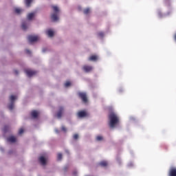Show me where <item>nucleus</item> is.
<instances>
[{
  "label": "nucleus",
  "instance_id": "obj_1",
  "mask_svg": "<svg viewBox=\"0 0 176 176\" xmlns=\"http://www.w3.org/2000/svg\"><path fill=\"white\" fill-rule=\"evenodd\" d=\"M109 119L110 120L109 126L111 127V129H113V127H115V126L119 123V117L113 112L109 113Z\"/></svg>",
  "mask_w": 176,
  "mask_h": 176
},
{
  "label": "nucleus",
  "instance_id": "obj_2",
  "mask_svg": "<svg viewBox=\"0 0 176 176\" xmlns=\"http://www.w3.org/2000/svg\"><path fill=\"white\" fill-rule=\"evenodd\" d=\"M52 8L54 13L51 15V19L52 21H57L58 20V12H60V10L57 6H52Z\"/></svg>",
  "mask_w": 176,
  "mask_h": 176
},
{
  "label": "nucleus",
  "instance_id": "obj_3",
  "mask_svg": "<svg viewBox=\"0 0 176 176\" xmlns=\"http://www.w3.org/2000/svg\"><path fill=\"white\" fill-rule=\"evenodd\" d=\"M78 96L79 98L84 102V104H87L88 100H87V94L85 92H78Z\"/></svg>",
  "mask_w": 176,
  "mask_h": 176
},
{
  "label": "nucleus",
  "instance_id": "obj_4",
  "mask_svg": "<svg viewBox=\"0 0 176 176\" xmlns=\"http://www.w3.org/2000/svg\"><path fill=\"white\" fill-rule=\"evenodd\" d=\"M16 96L13 95L10 97V104L8 105V109H10V111L13 110V108H14V100H16Z\"/></svg>",
  "mask_w": 176,
  "mask_h": 176
},
{
  "label": "nucleus",
  "instance_id": "obj_5",
  "mask_svg": "<svg viewBox=\"0 0 176 176\" xmlns=\"http://www.w3.org/2000/svg\"><path fill=\"white\" fill-rule=\"evenodd\" d=\"M28 39L30 43H32L34 42H36L37 41H39V36L30 35L28 36Z\"/></svg>",
  "mask_w": 176,
  "mask_h": 176
},
{
  "label": "nucleus",
  "instance_id": "obj_6",
  "mask_svg": "<svg viewBox=\"0 0 176 176\" xmlns=\"http://www.w3.org/2000/svg\"><path fill=\"white\" fill-rule=\"evenodd\" d=\"M77 116L79 118H86L87 116H89V113H87V111L85 110L80 111L77 113Z\"/></svg>",
  "mask_w": 176,
  "mask_h": 176
},
{
  "label": "nucleus",
  "instance_id": "obj_7",
  "mask_svg": "<svg viewBox=\"0 0 176 176\" xmlns=\"http://www.w3.org/2000/svg\"><path fill=\"white\" fill-rule=\"evenodd\" d=\"M63 114H64V107H60L56 113V116L58 119H61V118H63Z\"/></svg>",
  "mask_w": 176,
  "mask_h": 176
},
{
  "label": "nucleus",
  "instance_id": "obj_8",
  "mask_svg": "<svg viewBox=\"0 0 176 176\" xmlns=\"http://www.w3.org/2000/svg\"><path fill=\"white\" fill-rule=\"evenodd\" d=\"M25 72L29 78H31V76H34V75H36V71L31 70V69H26L25 70Z\"/></svg>",
  "mask_w": 176,
  "mask_h": 176
},
{
  "label": "nucleus",
  "instance_id": "obj_9",
  "mask_svg": "<svg viewBox=\"0 0 176 176\" xmlns=\"http://www.w3.org/2000/svg\"><path fill=\"white\" fill-rule=\"evenodd\" d=\"M82 69L83 71H85V72H91V71H93V67L89 65H84L82 67Z\"/></svg>",
  "mask_w": 176,
  "mask_h": 176
},
{
  "label": "nucleus",
  "instance_id": "obj_10",
  "mask_svg": "<svg viewBox=\"0 0 176 176\" xmlns=\"http://www.w3.org/2000/svg\"><path fill=\"white\" fill-rule=\"evenodd\" d=\"M168 176H176V168H171L169 170Z\"/></svg>",
  "mask_w": 176,
  "mask_h": 176
},
{
  "label": "nucleus",
  "instance_id": "obj_11",
  "mask_svg": "<svg viewBox=\"0 0 176 176\" xmlns=\"http://www.w3.org/2000/svg\"><path fill=\"white\" fill-rule=\"evenodd\" d=\"M38 161L41 163V164H42V166H45V164H46V158H45V157L41 156L38 158Z\"/></svg>",
  "mask_w": 176,
  "mask_h": 176
},
{
  "label": "nucleus",
  "instance_id": "obj_12",
  "mask_svg": "<svg viewBox=\"0 0 176 176\" xmlns=\"http://www.w3.org/2000/svg\"><path fill=\"white\" fill-rule=\"evenodd\" d=\"M7 140L8 142L14 143L17 141V139H16V137L14 136H10L9 138H7Z\"/></svg>",
  "mask_w": 176,
  "mask_h": 176
},
{
  "label": "nucleus",
  "instance_id": "obj_13",
  "mask_svg": "<svg viewBox=\"0 0 176 176\" xmlns=\"http://www.w3.org/2000/svg\"><path fill=\"white\" fill-rule=\"evenodd\" d=\"M35 14H36V12H31L28 14V20H32L34 17H35Z\"/></svg>",
  "mask_w": 176,
  "mask_h": 176
},
{
  "label": "nucleus",
  "instance_id": "obj_14",
  "mask_svg": "<svg viewBox=\"0 0 176 176\" xmlns=\"http://www.w3.org/2000/svg\"><path fill=\"white\" fill-rule=\"evenodd\" d=\"M97 60H98L97 55H92L89 58V61H97Z\"/></svg>",
  "mask_w": 176,
  "mask_h": 176
},
{
  "label": "nucleus",
  "instance_id": "obj_15",
  "mask_svg": "<svg viewBox=\"0 0 176 176\" xmlns=\"http://www.w3.org/2000/svg\"><path fill=\"white\" fill-rule=\"evenodd\" d=\"M46 34H47V35H48L50 36V38L54 36V32H53V30H48L46 32Z\"/></svg>",
  "mask_w": 176,
  "mask_h": 176
},
{
  "label": "nucleus",
  "instance_id": "obj_16",
  "mask_svg": "<svg viewBox=\"0 0 176 176\" xmlns=\"http://www.w3.org/2000/svg\"><path fill=\"white\" fill-rule=\"evenodd\" d=\"M32 117L34 118V119H36L38 118V111H33L31 113Z\"/></svg>",
  "mask_w": 176,
  "mask_h": 176
},
{
  "label": "nucleus",
  "instance_id": "obj_17",
  "mask_svg": "<svg viewBox=\"0 0 176 176\" xmlns=\"http://www.w3.org/2000/svg\"><path fill=\"white\" fill-rule=\"evenodd\" d=\"M100 166H101L102 167H107L108 166V162L103 161L100 162Z\"/></svg>",
  "mask_w": 176,
  "mask_h": 176
},
{
  "label": "nucleus",
  "instance_id": "obj_18",
  "mask_svg": "<svg viewBox=\"0 0 176 176\" xmlns=\"http://www.w3.org/2000/svg\"><path fill=\"white\" fill-rule=\"evenodd\" d=\"M21 28H22V30H23L24 31H25V30H27L28 27H27V23H25V22H23V23H22Z\"/></svg>",
  "mask_w": 176,
  "mask_h": 176
},
{
  "label": "nucleus",
  "instance_id": "obj_19",
  "mask_svg": "<svg viewBox=\"0 0 176 176\" xmlns=\"http://www.w3.org/2000/svg\"><path fill=\"white\" fill-rule=\"evenodd\" d=\"M14 12L17 14H20V13H21V12H23L22 9L20 8H15L14 9Z\"/></svg>",
  "mask_w": 176,
  "mask_h": 176
},
{
  "label": "nucleus",
  "instance_id": "obj_20",
  "mask_svg": "<svg viewBox=\"0 0 176 176\" xmlns=\"http://www.w3.org/2000/svg\"><path fill=\"white\" fill-rule=\"evenodd\" d=\"M32 2V0H25V4L28 8H30V5H31V3Z\"/></svg>",
  "mask_w": 176,
  "mask_h": 176
},
{
  "label": "nucleus",
  "instance_id": "obj_21",
  "mask_svg": "<svg viewBox=\"0 0 176 176\" xmlns=\"http://www.w3.org/2000/svg\"><path fill=\"white\" fill-rule=\"evenodd\" d=\"M90 13V8H86L84 10V14H89Z\"/></svg>",
  "mask_w": 176,
  "mask_h": 176
},
{
  "label": "nucleus",
  "instance_id": "obj_22",
  "mask_svg": "<svg viewBox=\"0 0 176 176\" xmlns=\"http://www.w3.org/2000/svg\"><path fill=\"white\" fill-rule=\"evenodd\" d=\"M102 140H103V138L101 135H98V136L96 137V140L97 141H102Z\"/></svg>",
  "mask_w": 176,
  "mask_h": 176
},
{
  "label": "nucleus",
  "instance_id": "obj_23",
  "mask_svg": "<svg viewBox=\"0 0 176 176\" xmlns=\"http://www.w3.org/2000/svg\"><path fill=\"white\" fill-rule=\"evenodd\" d=\"M69 86H71V82L67 81L65 83V87H69Z\"/></svg>",
  "mask_w": 176,
  "mask_h": 176
},
{
  "label": "nucleus",
  "instance_id": "obj_24",
  "mask_svg": "<svg viewBox=\"0 0 176 176\" xmlns=\"http://www.w3.org/2000/svg\"><path fill=\"white\" fill-rule=\"evenodd\" d=\"M61 159H63V154L58 153V157H57V160H61Z\"/></svg>",
  "mask_w": 176,
  "mask_h": 176
},
{
  "label": "nucleus",
  "instance_id": "obj_25",
  "mask_svg": "<svg viewBox=\"0 0 176 176\" xmlns=\"http://www.w3.org/2000/svg\"><path fill=\"white\" fill-rule=\"evenodd\" d=\"M98 36H99L100 38H103V36H104V32H99V33L98 34Z\"/></svg>",
  "mask_w": 176,
  "mask_h": 176
},
{
  "label": "nucleus",
  "instance_id": "obj_26",
  "mask_svg": "<svg viewBox=\"0 0 176 176\" xmlns=\"http://www.w3.org/2000/svg\"><path fill=\"white\" fill-rule=\"evenodd\" d=\"M8 130H9V126H5L4 128H3L4 133H6V131H8Z\"/></svg>",
  "mask_w": 176,
  "mask_h": 176
},
{
  "label": "nucleus",
  "instance_id": "obj_27",
  "mask_svg": "<svg viewBox=\"0 0 176 176\" xmlns=\"http://www.w3.org/2000/svg\"><path fill=\"white\" fill-rule=\"evenodd\" d=\"M24 133V129L23 128H21L19 131V134H23Z\"/></svg>",
  "mask_w": 176,
  "mask_h": 176
},
{
  "label": "nucleus",
  "instance_id": "obj_28",
  "mask_svg": "<svg viewBox=\"0 0 176 176\" xmlns=\"http://www.w3.org/2000/svg\"><path fill=\"white\" fill-rule=\"evenodd\" d=\"M78 138H79V135L78 134H74V140H78Z\"/></svg>",
  "mask_w": 176,
  "mask_h": 176
},
{
  "label": "nucleus",
  "instance_id": "obj_29",
  "mask_svg": "<svg viewBox=\"0 0 176 176\" xmlns=\"http://www.w3.org/2000/svg\"><path fill=\"white\" fill-rule=\"evenodd\" d=\"M61 129L62 131H64L65 133L67 132V128H65V126H63Z\"/></svg>",
  "mask_w": 176,
  "mask_h": 176
},
{
  "label": "nucleus",
  "instance_id": "obj_30",
  "mask_svg": "<svg viewBox=\"0 0 176 176\" xmlns=\"http://www.w3.org/2000/svg\"><path fill=\"white\" fill-rule=\"evenodd\" d=\"M25 53H26L27 54H31V51H30L29 50H25Z\"/></svg>",
  "mask_w": 176,
  "mask_h": 176
},
{
  "label": "nucleus",
  "instance_id": "obj_31",
  "mask_svg": "<svg viewBox=\"0 0 176 176\" xmlns=\"http://www.w3.org/2000/svg\"><path fill=\"white\" fill-rule=\"evenodd\" d=\"M73 176H77L78 175V173L76 171L73 172L72 174Z\"/></svg>",
  "mask_w": 176,
  "mask_h": 176
},
{
  "label": "nucleus",
  "instance_id": "obj_32",
  "mask_svg": "<svg viewBox=\"0 0 176 176\" xmlns=\"http://www.w3.org/2000/svg\"><path fill=\"white\" fill-rule=\"evenodd\" d=\"M14 74H15V75H19V71L14 70Z\"/></svg>",
  "mask_w": 176,
  "mask_h": 176
},
{
  "label": "nucleus",
  "instance_id": "obj_33",
  "mask_svg": "<svg viewBox=\"0 0 176 176\" xmlns=\"http://www.w3.org/2000/svg\"><path fill=\"white\" fill-rule=\"evenodd\" d=\"M66 153H69V152L68 151H66Z\"/></svg>",
  "mask_w": 176,
  "mask_h": 176
},
{
  "label": "nucleus",
  "instance_id": "obj_34",
  "mask_svg": "<svg viewBox=\"0 0 176 176\" xmlns=\"http://www.w3.org/2000/svg\"><path fill=\"white\" fill-rule=\"evenodd\" d=\"M56 133H58V130H56Z\"/></svg>",
  "mask_w": 176,
  "mask_h": 176
},
{
  "label": "nucleus",
  "instance_id": "obj_35",
  "mask_svg": "<svg viewBox=\"0 0 176 176\" xmlns=\"http://www.w3.org/2000/svg\"><path fill=\"white\" fill-rule=\"evenodd\" d=\"M43 52H45V49L43 50Z\"/></svg>",
  "mask_w": 176,
  "mask_h": 176
}]
</instances>
